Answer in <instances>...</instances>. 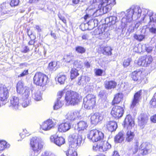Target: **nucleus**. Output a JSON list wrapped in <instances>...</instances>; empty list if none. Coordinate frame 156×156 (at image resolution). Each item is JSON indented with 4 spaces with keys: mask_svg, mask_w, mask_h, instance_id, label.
Returning a JSON list of instances; mask_svg holds the SVG:
<instances>
[{
    "mask_svg": "<svg viewBox=\"0 0 156 156\" xmlns=\"http://www.w3.org/2000/svg\"><path fill=\"white\" fill-rule=\"evenodd\" d=\"M28 74V69L24 70L22 73L18 76L19 77H23Z\"/></svg>",
    "mask_w": 156,
    "mask_h": 156,
    "instance_id": "61",
    "label": "nucleus"
},
{
    "mask_svg": "<svg viewBox=\"0 0 156 156\" xmlns=\"http://www.w3.org/2000/svg\"><path fill=\"white\" fill-rule=\"evenodd\" d=\"M90 119L92 124L96 125L102 120L103 117L100 113H95L91 115Z\"/></svg>",
    "mask_w": 156,
    "mask_h": 156,
    "instance_id": "17",
    "label": "nucleus"
},
{
    "mask_svg": "<svg viewBox=\"0 0 156 156\" xmlns=\"http://www.w3.org/2000/svg\"><path fill=\"white\" fill-rule=\"evenodd\" d=\"M118 113H119L118 118H120L122 116L124 113L123 108L120 106H118Z\"/></svg>",
    "mask_w": 156,
    "mask_h": 156,
    "instance_id": "49",
    "label": "nucleus"
},
{
    "mask_svg": "<svg viewBox=\"0 0 156 156\" xmlns=\"http://www.w3.org/2000/svg\"><path fill=\"white\" fill-rule=\"evenodd\" d=\"M123 97V94L122 93H118V102L121 101Z\"/></svg>",
    "mask_w": 156,
    "mask_h": 156,
    "instance_id": "63",
    "label": "nucleus"
},
{
    "mask_svg": "<svg viewBox=\"0 0 156 156\" xmlns=\"http://www.w3.org/2000/svg\"><path fill=\"white\" fill-rule=\"evenodd\" d=\"M16 91L18 94H21L24 97L30 95V90L29 87L24 85L22 81H19L16 84Z\"/></svg>",
    "mask_w": 156,
    "mask_h": 156,
    "instance_id": "6",
    "label": "nucleus"
},
{
    "mask_svg": "<svg viewBox=\"0 0 156 156\" xmlns=\"http://www.w3.org/2000/svg\"><path fill=\"white\" fill-rule=\"evenodd\" d=\"M150 104L151 108H154L156 106V99L152 98L150 102Z\"/></svg>",
    "mask_w": 156,
    "mask_h": 156,
    "instance_id": "58",
    "label": "nucleus"
},
{
    "mask_svg": "<svg viewBox=\"0 0 156 156\" xmlns=\"http://www.w3.org/2000/svg\"><path fill=\"white\" fill-rule=\"evenodd\" d=\"M134 134L133 132L128 131L126 134V140L128 142L131 141L133 139Z\"/></svg>",
    "mask_w": 156,
    "mask_h": 156,
    "instance_id": "38",
    "label": "nucleus"
},
{
    "mask_svg": "<svg viewBox=\"0 0 156 156\" xmlns=\"http://www.w3.org/2000/svg\"><path fill=\"white\" fill-rule=\"evenodd\" d=\"M79 110H75L68 112L65 115V118L69 120H74L81 116Z\"/></svg>",
    "mask_w": 156,
    "mask_h": 156,
    "instance_id": "15",
    "label": "nucleus"
},
{
    "mask_svg": "<svg viewBox=\"0 0 156 156\" xmlns=\"http://www.w3.org/2000/svg\"><path fill=\"white\" fill-rule=\"evenodd\" d=\"M143 22L148 23L150 26L153 25L154 26V23H156V14H154L151 10L148 9V12L146 13Z\"/></svg>",
    "mask_w": 156,
    "mask_h": 156,
    "instance_id": "13",
    "label": "nucleus"
},
{
    "mask_svg": "<svg viewBox=\"0 0 156 156\" xmlns=\"http://www.w3.org/2000/svg\"><path fill=\"white\" fill-rule=\"evenodd\" d=\"M96 97L92 94H88L84 98L83 104L85 108L88 109H93L95 106Z\"/></svg>",
    "mask_w": 156,
    "mask_h": 156,
    "instance_id": "5",
    "label": "nucleus"
},
{
    "mask_svg": "<svg viewBox=\"0 0 156 156\" xmlns=\"http://www.w3.org/2000/svg\"><path fill=\"white\" fill-rule=\"evenodd\" d=\"M79 70L76 69L75 68H73L71 71V78L72 79H74L79 74L78 73V71Z\"/></svg>",
    "mask_w": 156,
    "mask_h": 156,
    "instance_id": "39",
    "label": "nucleus"
},
{
    "mask_svg": "<svg viewBox=\"0 0 156 156\" xmlns=\"http://www.w3.org/2000/svg\"><path fill=\"white\" fill-rule=\"evenodd\" d=\"M41 156H55L54 154H50L47 152H45L42 154Z\"/></svg>",
    "mask_w": 156,
    "mask_h": 156,
    "instance_id": "64",
    "label": "nucleus"
},
{
    "mask_svg": "<svg viewBox=\"0 0 156 156\" xmlns=\"http://www.w3.org/2000/svg\"><path fill=\"white\" fill-rule=\"evenodd\" d=\"M70 128V123L69 122H68L62 123L59 125L58 129L60 132H64L69 130Z\"/></svg>",
    "mask_w": 156,
    "mask_h": 156,
    "instance_id": "21",
    "label": "nucleus"
},
{
    "mask_svg": "<svg viewBox=\"0 0 156 156\" xmlns=\"http://www.w3.org/2000/svg\"><path fill=\"white\" fill-rule=\"evenodd\" d=\"M116 85V83L113 81H106L105 82V88L110 89L115 88Z\"/></svg>",
    "mask_w": 156,
    "mask_h": 156,
    "instance_id": "32",
    "label": "nucleus"
},
{
    "mask_svg": "<svg viewBox=\"0 0 156 156\" xmlns=\"http://www.w3.org/2000/svg\"><path fill=\"white\" fill-rule=\"evenodd\" d=\"M9 89L2 84H0V101L5 105L9 96Z\"/></svg>",
    "mask_w": 156,
    "mask_h": 156,
    "instance_id": "9",
    "label": "nucleus"
},
{
    "mask_svg": "<svg viewBox=\"0 0 156 156\" xmlns=\"http://www.w3.org/2000/svg\"><path fill=\"white\" fill-rule=\"evenodd\" d=\"M33 97L36 101H41L42 99V94L40 91H36L33 94Z\"/></svg>",
    "mask_w": 156,
    "mask_h": 156,
    "instance_id": "35",
    "label": "nucleus"
},
{
    "mask_svg": "<svg viewBox=\"0 0 156 156\" xmlns=\"http://www.w3.org/2000/svg\"><path fill=\"white\" fill-rule=\"evenodd\" d=\"M108 18H107L106 20H108ZM110 23H111V24L113 25L115 24L116 22V17L115 16H111L109 18Z\"/></svg>",
    "mask_w": 156,
    "mask_h": 156,
    "instance_id": "52",
    "label": "nucleus"
},
{
    "mask_svg": "<svg viewBox=\"0 0 156 156\" xmlns=\"http://www.w3.org/2000/svg\"><path fill=\"white\" fill-rule=\"evenodd\" d=\"M89 38V34H84L82 36V40L86 41Z\"/></svg>",
    "mask_w": 156,
    "mask_h": 156,
    "instance_id": "59",
    "label": "nucleus"
},
{
    "mask_svg": "<svg viewBox=\"0 0 156 156\" xmlns=\"http://www.w3.org/2000/svg\"><path fill=\"white\" fill-rule=\"evenodd\" d=\"M105 126L108 130L111 132L115 131L117 128V123L113 121L107 122Z\"/></svg>",
    "mask_w": 156,
    "mask_h": 156,
    "instance_id": "22",
    "label": "nucleus"
},
{
    "mask_svg": "<svg viewBox=\"0 0 156 156\" xmlns=\"http://www.w3.org/2000/svg\"><path fill=\"white\" fill-rule=\"evenodd\" d=\"M30 146L35 154H38L43 148L44 143L41 139L35 136L32 137L30 140Z\"/></svg>",
    "mask_w": 156,
    "mask_h": 156,
    "instance_id": "3",
    "label": "nucleus"
},
{
    "mask_svg": "<svg viewBox=\"0 0 156 156\" xmlns=\"http://www.w3.org/2000/svg\"><path fill=\"white\" fill-rule=\"evenodd\" d=\"M87 138L93 142H97L103 139L104 134L101 132L96 129L92 130L87 134Z\"/></svg>",
    "mask_w": 156,
    "mask_h": 156,
    "instance_id": "7",
    "label": "nucleus"
},
{
    "mask_svg": "<svg viewBox=\"0 0 156 156\" xmlns=\"http://www.w3.org/2000/svg\"><path fill=\"white\" fill-rule=\"evenodd\" d=\"M58 15L60 19L64 23L66 24V20L65 18L60 13H59Z\"/></svg>",
    "mask_w": 156,
    "mask_h": 156,
    "instance_id": "62",
    "label": "nucleus"
},
{
    "mask_svg": "<svg viewBox=\"0 0 156 156\" xmlns=\"http://www.w3.org/2000/svg\"><path fill=\"white\" fill-rule=\"evenodd\" d=\"M143 45L141 44H139L137 45L134 48V50L137 53H140L142 51Z\"/></svg>",
    "mask_w": 156,
    "mask_h": 156,
    "instance_id": "45",
    "label": "nucleus"
},
{
    "mask_svg": "<svg viewBox=\"0 0 156 156\" xmlns=\"http://www.w3.org/2000/svg\"><path fill=\"white\" fill-rule=\"evenodd\" d=\"M10 145L5 140H0V151H3L6 148L10 147Z\"/></svg>",
    "mask_w": 156,
    "mask_h": 156,
    "instance_id": "33",
    "label": "nucleus"
},
{
    "mask_svg": "<svg viewBox=\"0 0 156 156\" xmlns=\"http://www.w3.org/2000/svg\"><path fill=\"white\" fill-rule=\"evenodd\" d=\"M101 147L100 143L94 144L93 146V149L95 151H100V149Z\"/></svg>",
    "mask_w": 156,
    "mask_h": 156,
    "instance_id": "50",
    "label": "nucleus"
},
{
    "mask_svg": "<svg viewBox=\"0 0 156 156\" xmlns=\"http://www.w3.org/2000/svg\"><path fill=\"white\" fill-rule=\"evenodd\" d=\"M134 39L139 41H142L145 38V36L143 35L134 34L133 35Z\"/></svg>",
    "mask_w": 156,
    "mask_h": 156,
    "instance_id": "46",
    "label": "nucleus"
},
{
    "mask_svg": "<svg viewBox=\"0 0 156 156\" xmlns=\"http://www.w3.org/2000/svg\"><path fill=\"white\" fill-rule=\"evenodd\" d=\"M145 50L148 53H151L154 48L153 46L151 44H145Z\"/></svg>",
    "mask_w": 156,
    "mask_h": 156,
    "instance_id": "44",
    "label": "nucleus"
},
{
    "mask_svg": "<svg viewBox=\"0 0 156 156\" xmlns=\"http://www.w3.org/2000/svg\"><path fill=\"white\" fill-rule=\"evenodd\" d=\"M73 68H76L78 70H80L83 66V62L79 60L75 61L73 62Z\"/></svg>",
    "mask_w": 156,
    "mask_h": 156,
    "instance_id": "37",
    "label": "nucleus"
},
{
    "mask_svg": "<svg viewBox=\"0 0 156 156\" xmlns=\"http://www.w3.org/2000/svg\"><path fill=\"white\" fill-rule=\"evenodd\" d=\"M64 94L67 105L74 106L78 105L81 99L80 96L77 93L66 90H64L58 92V99H60L62 96Z\"/></svg>",
    "mask_w": 156,
    "mask_h": 156,
    "instance_id": "2",
    "label": "nucleus"
},
{
    "mask_svg": "<svg viewBox=\"0 0 156 156\" xmlns=\"http://www.w3.org/2000/svg\"><path fill=\"white\" fill-rule=\"evenodd\" d=\"M148 119L145 116H142L140 117V119H139L138 125L142 129L144 128L146 124Z\"/></svg>",
    "mask_w": 156,
    "mask_h": 156,
    "instance_id": "30",
    "label": "nucleus"
},
{
    "mask_svg": "<svg viewBox=\"0 0 156 156\" xmlns=\"http://www.w3.org/2000/svg\"><path fill=\"white\" fill-rule=\"evenodd\" d=\"M130 58H128L126 59H125L124 61L123 65L125 67H126L129 66L130 64V63L131 61Z\"/></svg>",
    "mask_w": 156,
    "mask_h": 156,
    "instance_id": "54",
    "label": "nucleus"
},
{
    "mask_svg": "<svg viewBox=\"0 0 156 156\" xmlns=\"http://www.w3.org/2000/svg\"><path fill=\"white\" fill-rule=\"evenodd\" d=\"M152 60L153 58L151 56L146 55L140 57L138 59L137 64L140 66L147 67L151 63Z\"/></svg>",
    "mask_w": 156,
    "mask_h": 156,
    "instance_id": "12",
    "label": "nucleus"
},
{
    "mask_svg": "<svg viewBox=\"0 0 156 156\" xmlns=\"http://www.w3.org/2000/svg\"><path fill=\"white\" fill-rule=\"evenodd\" d=\"M151 147V146L150 144L148 143H143L140 145L139 149L141 154L144 155L150 151Z\"/></svg>",
    "mask_w": 156,
    "mask_h": 156,
    "instance_id": "18",
    "label": "nucleus"
},
{
    "mask_svg": "<svg viewBox=\"0 0 156 156\" xmlns=\"http://www.w3.org/2000/svg\"><path fill=\"white\" fill-rule=\"evenodd\" d=\"M63 105V103L62 101H60L59 99H58L57 101H56L53 106L54 109V110H57L61 108Z\"/></svg>",
    "mask_w": 156,
    "mask_h": 156,
    "instance_id": "40",
    "label": "nucleus"
},
{
    "mask_svg": "<svg viewBox=\"0 0 156 156\" xmlns=\"http://www.w3.org/2000/svg\"><path fill=\"white\" fill-rule=\"evenodd\" d=\"M34 83L36 85L44 86L49 82L48 77L41 72L36 73L34 77Z\"/></svg>",
    "mask_w": 156,
    "mask_h": 156,
    "instance_id": "4",
    "label": "nucleus"
},
{
    "mask_svg": "<svg viewBox=\"0 0 156 156\" xmlns=\"http://www.w3.org/2000/svg\"><path fill=\"white\" fill-rule=\"evenodd\" d=\"M54 126L53 121L51 119L47 120L40 125L39 131L42 133L43 131H49Z\"/></svg>",
    "mask_w": 156,
    "mask_h": 156,
    "instance_id": "11",
    "label": "nucleus"
},
{
    "mask_svg": "<svg viewBox=\"0 0 156 156\" xmlns=\"http://www.w3.org/2000/svg\"><path fill=\"white\" fill-rule=\"evenodd\" d=\"M64 59L65 61L67 62V65L69 66V64H71L73 65V60L74 59V56L72 53H69L65 55L64 56Z\"/></svg>",
    "mask_w": 156,
    "mask_h": 156,
    "instance_id": "28",
    "label": "nucleus"
},
{
    "mask_svg": "<svg viewBox=\"0 0 156 156\" xmlns=\"http://www.w3.org/2000/svg\"><path fill=\"white\" fill-rule=\"evenodd\" d=\"M30 95H28V96H26L24 97L23 96H22L23 102L22 103L23 107L25 108L27 107L29 105L30 102V98L29 97Z\"/></svg>",
    "mask_w": 156,
    "mask_h": 156,
    "instance_id": "34",
    "label": "nucleus"
},
{
    "mask_svg": "<svg viewBox=\"0 0 156 156\" xmlns=\"http://www.w3.org/2000/svg\"><path fill=\"white\" fill-rule=\"evenodd\" d=\"M79 80L78 84L79 85H80L81 84L84 85L87 83L85 81V80L83 79V76H82L81 78L80 79H79Z\"/></svg>",
    "mask_w": 156,
    "mask_h": 156,
    "instance_id": "57",
    "label": "nucleus"
},
{
    "mask_svg": "<svg viewBox=\"0 0 156 156\" xmlns=\"http://www.w3.org/2000/svg\"><path fill=\"white\" fill-rule=\"evenodd\" d=\"M101 148L100 149V151L104 152L106 151L111 147V145L106 141H101L100 142Z\"/></svg>",
    "mask_w": 156,
    "mask_h": 156,
    "instance_id": "27",
    "label": "nucleus"
},
{
    "mask_svg": "<svg viewBox=\"0 0 156 156\" xmlns=\"http://www.w3.org/2000/svg\"><path fill=\"white\" fill-rule=\"evenodd\" d=\"M19 106V98L15 96H12L10 99V105L9 107L13 109L16 110Z\"/></svg>",
    "mask_w": 156,
    "mask_h": 156,
    "instance_id": "19",
    "label": "nucleus"
},
{
    "mask_svg": "<svg viewBox=\"0 0 156 156\" xmlns=\"http://www.w3.org/2000/svg\"><path fill=\"white\" fill-rule=\"evenodd\" d=\"M30 134V132L26 129H23V131L20 133V137L23 139L26 136H28Z\"/></svg>",
    "mask_w": 156,
    "mask_h": 156,
    "instance_id": "41",
    "label": "nucleus"
},
{
    "mask_svg": "<svg viewBox=\"0 0 156 156\" xmlns=\"http://www.w3.org/2000/svg\"><path fill=\"white\" fill-rule=\"evenodd\" d=\"M124 127H127L129 129H131L134 125V121L130 115L126 117L124 122Z\"/></svg>",
    "mask_w": 156,
    "mask_h": 156,
    "instance_id": "20",
    "label": "nucleus"
},
{
    "mask_svg": "<svg viewBox=\"0 0 156 156\" xmlns=\"http://www.w3.org/2000/svg\"><path fill=\"white\" fill-rule=\"evenodd\" d=\"M124 133L123 131H121L118 134V143H121L124 140L123 136Z\"/></svg>",
    "mask_w": 156,
    "mask_h": 156,
    "instance_id": "43",
    "label": "nucleus"
},
{
    "mask_svg": "<svg viewBox=\"0 0 156 156\" xmlns=\"http://www.w3.org/2000/svg\"><path fill=\"white\" fill-rule=\"evenodd\" d=\"M50 141L58 146H60L65 143V139L62 136L56 135H51L50 137Z\"/></svg>",
    "mask_w": 156,
    "mask_h": 156,
    "instance_id": "14",
    "label": "nucleus"
},
{
    "mask_svg": "<svg viewBox=\"0 0 156 156\" xmlns=\"http://www.w3.org/2000/svg\"><path fill=\"white\" fill-rule=\"evenodd\" d=\"M57 80L58 82L61 84H63L66 79V77L65 75L62 74H59L58 76Z\"/></svg>",
    "mask_w": 156,
    "mask_h": 156,
    "instance_id": "36",
    "label": "nucleus"
},
{
    "mask_svg": "<svg viewBox=\"0 0 156 156\" xmlns=\"http://www.w3.org/2000/svg\"><path fill=\"white\" fill-rule=\"evenodd\" d=\"M19 2V0H12L10 2V5L12 6H15L17 5Z\"/></svg>",
    "mask_w": 156,
    "mask_h": 156,
    "instance_id": "53",
    "label": "nucleus"
},
{
    "mask_svg": "<svg viewBox=\"0 0 156 156\" xmlns=\"http://www.w3.org/2000/svg\"><path fill=\"white\" fill-rule=\"evenodd\" d=\"M116 96H115L112 102V108L111 114L112 115L114 118L117 117V103L116 101Z\"/></svg>",
    "mask_w": 156,
    "mask_h": 156,
    "instance_id": "26",
    "label": "nucleus"
},
{
    "mask_svg": "<svg viewBox=\"0 0 156 156\" xmlns=\"http://www.w3.org/2000/svg\"><path fill=\"white\" fill-rule=\"evenodd\" d=\"M92 0L90 1V3L92 5L94 4V5H98V7L100 8L98 9H97L95 12L93 14V16L94 17L98 16L100 15H101L103 14L106 13L108 11V8L109 7H105L104 6H100L98 5H97L96 3H93Z\"/></svg>",
    "mask_w": 156,
    "mask_h": 156,
    "instance_id": "16",
    "label": "nucleus"
},
{
    "mask_svg": "<svg viewBox=\"0 0 156 156\" xmlns=\"http://www.w3.org/2000/svg\"><path fill=\"white\" fill-rule=\"evenodd\" d=\"M71 138L70 145L74 147H77L82 143L84 137L83 134L75 133L72 135Z\"/></svg>",
    "mask_w": 156,
    "mask_h": 156,
    "instance_id": "8",
    "label": "nucleus"
},
{
    "mask_svg": "<svg viewBox=\"0 0 156 156\" xmlns=\"http://www.w3.org/2000/svg\"><path fill=\"white\" fill-rule=\"evenodd\" d=\"M76 51L78 53L82 54L84 53L86 51L85 49L81 46H78L76 48Z\"/></svg>",
    "mask_w": 156,
    "mask_h": 156,
    "instance_id": "48",
    "label": "nucleus"
},
{
    "mask_svg": "<svg viewBox=\"0 0 156 156\" xmlns=\"http://www.w3.org/2000/svg\"><path fill=\"white\" fill-rule=\"evenodd\" d=\"M139 142H136L134 145V146L133 147L132 150L133 153L134 154L136 153L137 151L138 148H139Z\"/></svg>",
    "mask_w": 156,
    "mask_h": 156,
    "instance_id": "51",
    "label": "nucleus"
},
{
    "mask_svg": "<svg viewBox=\"0 0 156 156\" xmlns=\"http://www.w3.org/2000/svg\"><path fill=\"white\" fill-rule=\"evenodd\" d=\"M148 9L141 8L140 7L132 6L126 12L122 11L118 13V16L122 18L121 20L122 28H124L130 23L132 20H136L141 17V22H143Z\"/></svg>",
    "mask_w": 156,
    "mask_h": 156,
    "instance_id": "1",
    "label": "nucleus"
},
{
    "mask_svg": "<svg viewBox=\"0 0 156 156\" xmlns=\"http://www.w3.org/2000/svg\"><path fill=\"white\" fill-rule=\"evenodd\" d=\"M112 50L110 47L107 46L105 47L104 49L103 53L106 55H110L112 54L111 50Z\"/></svg>",
    "mask_w": 156,
    "mask_h": 156,
    "instance_id": "42",
    "label": "nucleus"
},
{
    "mask_svg": "<svg viewBox=\"0 0 156 156\" xmlns=\"http://www.w3.org/2000/svg\"><path fill=\"white\" fill-rule=\"evenodd\" d=\"M149 31L152 34H156V28L154 27H149Z\"/></svg>",
    "mask_w": 156,
    "mask_h": 156,
    "instance_id": "60",
    "label": "nucleus"
},
{
    "mask_svg": "<svg viewBox=\"0 0 156 156\" xmlns=\"http://www.w3.org/2000/svg\"><path fill=\"white\" fill-rule=\"evenodd\" d=\"M77 126L78 130V132L80 133V131L84 130L86 129L88 126V124L85 121H81L77 123Z\"/></svg>",
    "mask_w": 156,
    "mask_h": 156,
    "instance_id": "29",
    "label": "nucleus"
},
{
    "mask_svg": "<svg viewBox=\"0 0 156 156\" xmlns=\"http://www.w3.org/2000/svg\"><path fill=\"white\" fill-rule=\"evenodd\" d=\"M96 75L98 76H101L103 73V70L100 69H95L94 70Z\"/></svg>",
    "mask_w": 156,
    "mask_h": 156,
    "instance_id": "56",
    "label": "nucleus"
},
{
    "mask_svg": "<svg viewBox=\"0 0 156 156\" xmlns=\"http://www.w3.org/2000/svg\"><path fill=\"white\" fill-rule=\"evenodd\" d=\"M101 30L98 29H96L94 31V33L95 35H99L98 37L101 39H106L109 38V34L108 32H103L100 33Z\"/></svg>",
    "mask_w": 156,
    "mask_h": 156,
    "instance_id": "23",
    "label": "nucleus"
},
{
    "mask_svg": "<svg viewBox=\"0 0 156 156\" xmlns=\"http://www.w3.org/2000/svg\"><path fill=\"white\" fill-rule=\"evenodd\" d=\"M142 72L140 70L134 71L132 73V78L135 81L138 80L140 78V76Z\"/></svg>",
    "mask_w": 156,
    "mask_h": 156,
    "instance_id": "31",
    "label": "nucleus"
},
{
    "mask_svg": "<svg viewBox=\"0 0 156 156\" xmlns=\"http://www.w3.org/2000/svg\"><path fill=\"white\" fill-rule=\"evenodd\" d=\"M142 90H140L136 93L134 96V98L131 105V108H133L139 101V98L142 94Z\"/></svg>",
    "mask_w": 156,
    "mask_h": 156,
    "instance_id": "24",
    "label": "nucleus"
},
{
    "mask_svg": "<svg viewBox=\"0 0 156 156\" xmlns=\"http://www.w3.org/2000/svg\"><path fill=\"white\" fill-rule=\"evenodd\" d=\"M77 147H74L72 145H70L67 151L66 152L67 156H77L76 148Z\"/></svg>",
    "mask_w": 156,
    "mask_h": 156,
    "instance_id": "25",
    "label": "nucleus"
},
{
    "mask_svg": "<svg viewBox=\"0 0 156 156\" xmlns=\"http://www.w3.org/2000/svg\"><path fill=\"white\" fill-rule=\"evenodd\" d=\"M56 63L55 62H50L48 65L49 69L51 71L55 70L56 68L55 67H56Z\"/></svg>",
    "mask_w": 156,
    "mask_h": 156,
    "instance_id": "47",
    "label": "nucleus"
},
{
    "mask_svg": "<svg viewBox=\"0 0 156 156\" xmlns=\"http://www.w3.org/2000/svg\"><path fill=\"white\" fill-rule=\"evenodd\" d=\"M115 0H92V3H96L100 6L109 7L108 11L110 10L112 6L116 4Z\"/></svg>",
    "mask_w": 156,
    "mask_h": 156,
    "instance_id": "10",
    "label": "nucleus"
},
{
    "mask_svg": "<svg viewBox=\"0 0 156 156\" xmlns=\"http://www.w3.org/2000/svg\"><path fill=\"white\" fill-rule=\"evenodd\" d=\"M5 7V5L4 4H3L1 5L0 7V13L1 12V15H4L7 13V11L4 12V7Z\"/></svg>",
    "mask_w": 156,
    "mask_h": 156,
    "instance_id": "55",
    "label": "nucleus"
}]
</instances>
